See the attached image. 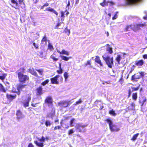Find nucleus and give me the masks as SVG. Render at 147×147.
I'll return each instance as SVG.
<instances>
[{
    "instance_id": "1",
    "label": "nucleus",
    "mask_w": 147,
    "mask_h": 147,
    "mask_svg": "<svg viewBox=\"0 0 147 147\" xmlns=\"http://www.w3.org/2000/svg\"><path fill=\"white\" fill-rule=\"evenodd\" d=\"M25 69L24 67L20 68L16 72L17 73L19 82L22 83H25L29 80V76L26 75H24L23 73H25Z\"/></svg>"
},
{
    "instance_id": "2",
    "label": "nucleus",
    "mask_w": 147,
    "mask_h": 147,
    "mask_svg": "<svg viewBox=\"0 0 147 147\" xmlns=\"http://www.w3.org/2000/svg\"><path fill=\"white\" fill-rule=\"evenodd\" d=\"M11 2L12 4H15V6H12L16 9L20 10V9H24L25 7V4L24 0H11Z\"/></svg>"
},
{
    "instance_id": "3",
    "label": "nucleus",
    "mask_w": 147,
    "mask_h": 147,
    "mask_svg": "<svg viewBox=\"0 0 147 147\" xmlns=\"http://www.w3.org/2000/svg\"><path fill=\"white\" fill-rule=\"evenodd\" d=\"M103 60L105 61L108 66L111 68L112 66L113 65V57H110L109 56H107L106 57L102 56Z\"/></svg>"
},
{
    "instance_id": "4",
    "label": "nucleus",
    "mask_w": 147,
    "mask_h": 147,
    "mask_svg": "<svg viewBox=\"0 0 147 147\" xmlns=\"http://www.w3.org/2000/svg\"><path fill=\"white\" fill-rule=\"evenodd\" d=\"M106 121L109 124L110 129L111 131H118L120 130V129L117 127L116 125L115 124H113L111 120L108 119H107Z\"/></svg>"
},
{
    "instance_id": "5",
    "label": "nucleus",
    "mask_w": 147,
    "mask_h": 147,
    "mask_svg": "<svg viewBox=\"0 0 147 147\" xmlns=\"http://www.w3.org/2000/svg\"><path fill=\"white\" fill-rule=\"evenodd\" d=\"M144 76V73L143 72H139L131 76V80L133 82H137L141 77H143Z\"/></svg>"
},
{
    "instance_id": "6",
    "label": "nucleus",
    "mask_w": 147,
    "mask_h": 147,
    "mask_svg": "<svg viewBox=\"0 0 147 147\" xmlns=\"http://www.w3.org/2000/svg\"><path fill=\"white\" fill-rule=\"evenodd\" d=\"M45 138L43 136H42L41 138H38L37 141H34V143L38 147H43V142H44Z\"/></svg>"
},
{
    "instance_id": "7",
    "label": "nucleus",
    "mask_w": 147,
    "mask_h": 147,
    "mask_svg": "<svg viewBox=\"0 0 147 147\" xmlns=\"http://www.w3.org/2000/svg\"><path fill=\"white\" fill-rule=\"evenodd\" d=\"M45 138L43 136H42L41 138H38L37 141H34V143L38 147H43V142H44Z\"/></svg>"
},
{
    "instance_id": "8",
    "label": "nucleus",
    "mask_w": 147,
    "mask_h": 147,
    "mask_svg": "<svg viewBox=\"0 0 147 147\" xmlns=\"http://www.w3.org/2000/svg\"><path fill=\"white\" fill-rule=\"evenodd\" d=\"M147 26L146 23L144 22L142 24H135V32L140 30H141V28H146Z\"/></svg>"
},
{
    "instance_id": "9",
    "label": "nucleus",
    "mask_w": 147,
    "mask_h": 147,
    "mask_svg": "<svg viewBox=\"0 0 147 147\" xmlns=\"http://www.w3.org/2000/svg\"><path fill=\"white\" fill-rule=\"evenodd\" d=\"M87 125H83L82 124L77 123L76 126V128L80 132H84L85 131L84 129L85 127H86Z\"/></svg>"
},
{
    "instance_id": "10",
    "label": "nucleus",
    "mask_w": 147,
    "mask_h": 147,
    "mask_svg": "<svg viewBox=\"0 0 147 147\" xmlns=\"http://www.w3.org/2000/svg\"><path fill=\"white\" fill-rule=\"evenodd\" d=\"M70 102V101H62L59 102L58 104L61 107H66L69 106L70 104L71 103Z\"/></svg>"
},
{
    "instance_id": "11",
    "label": "nucleus",
    "mask_w": 147,
    "mask_h": 147,
    "mask_svg": "<svg viewBox=\"0 0 147 147\" xmlns=\"http://www.w3.org/2000/svg\"><path fill=\"white\" fill-rule=\"evenodd\" d=\"M131 29L135 32V24H131L130 25H128L126 26L124 28V31L125 32L130 30Z\"/></svg>"
},
{
    "instance_id": "12",
    "label": "nucleus",
    "mask_w": 147,
    "mask_h": 147,
    "mask_svg": "<svg viewBox=\"0 0 147 147\" xmlns=\"http://www.w3.org/2000/svg\"><path fill=\"white\" fill-rule=\"evenodd\" d=\"M59 77H60V76L57 75L55 76L54 77L51 78L50 80L51 81V83L53 84H59V82L58 81L57 78Z\"/></svg>"
},
{
    "instance_id": "13",
    "label": "nucleus",
    "mask_w": 147,
    "mask_h": 147,
    "mask_svg": "<svg viewBox=\"0 0 147 147\" xmlns=\"http://www.w3.org/2000/svg\"><path fill=\"white\" fill-rule=\"evenodd\" d=\"M140 84L139 85L136 87L131 86L129 88V89L128 90V92H130L133 91H136L140 89V91L141 92L142 90V88H140Z\"/></svg>"
},
{
    "instance_id": "14",
    "label": "nucleus",
    "mask_w": 147,
    "mask_h": 147,
    "mask_svg": "<svg viewBox=\"0 0 147 147\" xmlns=\"http://www.w3.org/2000/svg\"><path fill=\"white\" fill-rule=\"evenodd\" d=\"M45 102L49 105V107H51L53 103V100L51 97L50 96L47 97L45 100Z\"/></svg>"
},
{
    "instance_id": "15",
    "label": "nucleus",
    "mask_w": 147,
    "mask_h": 147,
    "mask_svg": "<svg viewBox=\"0 0 147 147\" xmlns=\"http://www.w3.org/2000/svg\"><path fill=\"white\" fill-rule=\"evenodd\" d=\"M147 100L146 98L145 97L141 96L140 97L139 102L140 103H142V106L144 105H146V103H145Z\"/></svg>"
},
{
    "instance_id": "16",
    "label": "nucleus",
    "mask_w": 147,
    "mask_h": 147,
    "mask_svg": "<svg viewBox=\"0 0 147 147\" xmlns=\"http://www.w3.org/2000/svg\"><path fill=\"white\" fill-rule=\"evenodd\" d=\"M95 62L98 64L100 66H103V64L101 61L100 59V57L98 55L95 56Z\"/></svg>"
},
{
    "instance_id": "17",
    "label": "nucleus",
    "mask_w": 147,
    "mask_h": 147,
    "mask_svg": "<svg viewBox=\"0 0 147 147\" xmlns=\"http://www.w3.org/2000/svg\"><path fill=\"white\" fill-rule=\"evenodd\" d=\"M16 94H7L6 97L7 99L11 101L13 99L16 98Z\"/></svg>"
},
{
    "instance_id": "18",
    "label": "nucleus",
    "mask_w": 147,
    "mask_h": 147,
    "mask_svg": "<svg viewBox=\"0 0 147 147\" xmlns=\"http://www.w3.org/2000/svg\"><path fill=\"white\" fill-rule=\"evenodd\" d=\"M144 61L142 59L136 61L135 63L136 65L138 66H141L144 63Z\"/></svg>"
},
{
    "instance_id": "19",
    "label": "nucleus",
    "mask_w": 147,
    "mask_h": 147,
    "mask_svg": "<svg viewBox=\"0 0 147 147\" xmlns=\"http://www.w3.org/2000/svg\"><path fill=\"white\" fill-rule=\"evenodd\" d=\"M7 75V74L3 73L2 70L0 71V79L3 81Z\"/></svg>"
},
{
    "instance_id": "20",
    "label": "nucleus",
    "mask_w": 147,
    "mask_h": 147,
    "mask_svg": "<svg viewBox=\"0 0 147 147\" xmlns=\"http://www.w3.org/2000/svg\"><path fill=\"white\" fill-rule=\"evenodd\" d=\"M31 97L30 96H28L27 99V100L24 102L22 103L24 105V106L26 108L29 106V102L30 101Z\"/></svg>"
},
{
    "instance_id": "21",
    "label": "nucleus",
    "mask_w": 147,
    "mask_h": 147,
    "mask_svg": "<svg viewBox=\"0 0 147 147\" xmlns=\"http://www.w3.org/2000/svg\"><path fill=\"white\" fill-rule=\"evenodd\" d=\"M45 10L47 11L53 12L57 16L58 15V13L53 8H51L50 7H48L45 9Z\"/></svg>"
},
{
    "instance_id": "22",
    "label": "nucleus",
    "mask_w": 147,
    "mask_h": 147,
    "mask_svg": "<svg viewBox=\"0 0 147 147\" xmlns=\"http://www.w3.org/2000/svg\"><path fill=\"white\" fill-rule=\"evenodd\" d=\"M25 86H26V85L25 84H19L17 86V89L18 91V92H20V91H22V89L24 88Z\"/></svg>"
},
{
    "instance_id": "23",
    "label": "nucleus",
    "mask_w": 147,
    "mask_h": 147,
    "mask_svg": "<svg viewBox=\"0 0 147 147\" xmlns=\"http://www.w3.org/2000/svg\"><path fill=\"white\" fill-rule=\"evenodd\" d=\"M42 92H36V94L34 96V99H37L38 100H40L41 99V95Z\"/></svg>"
},
{
    "instance_id": "24",
    "label": "nucleus",
    "mask_w": 147,
    "mask_h": 147,
    "mask_svg": "<svg viewBox=\"0 0 147 147\" xmlns=\"http://www.w3.org/2000/svg\"><path fill=\"white\" fill-rule=\"evenodd\" d=\"M135 105L134 103H132L131 105L130 106L126 109V111L127 110H135Z\"/></svg>"
},
{
    "instance_id": "25",
    "label": "nucleus",
    "mask_w": 147,
    "mask_h": 147,
    "mask_svg": "<svg viewBox=\"0 0 147 147\" xmlns=\"http://www.w3.org/2000/svg\"><path fill=\"white\" fill-rule=\"evenodd\" d=\"M28 70L30 73L31 74L35 76H37V74L36 73V72L35 71L34 68H30Z\"/></svg>"
},
{
    "instance_id": "26",
    "label": "nucleus",
    "mask_w": 147,
    "mask_h": 147,
    "mask_svg": "<svg viewBox=\"0 0 147 147\" xmlns=\"http://www.w3.org/2000/svg\"><path fill=\"white\" fill-rule=\"evenodd\" d=\"M57 52L59 53L60 54H65L67 55H69V52L64 50H62L61 51H60L59 50H57Z\"/></svg>"
},
{
    "instance_id": "27",
    "label": "nucleus",
    "mask_w": 147,
    "mask_h": 147,
    "mask_svg": "<svg viewBox=\"0 0 147 147\" xmlns=\"http://www.w3.org/2000/svg\"><path fill=\"white\" fill-rule=\"evenodd\" d=\"M16 115L17 116L18 119H19L22 118V113L20 110L17 111Z\"/></svg>"
},
{
    "instance_id": "28",
    "label": "nucleus",
    "mask_w": 147,
    "mask_h": 147,
    "mask_svg": "<svg viewBox=\"0 0 147 147\" xmlns=\"http://www.w3.org/2000/svg\"><path fill=\"white\" fill-rule=\"evenodd\" d=\"M122 57L120 55H118L115 58V60L117 62L118 64H120V61Z\"/></svg>"
},
{
    "instance_id": "29",
    "label": "nucleus",
    "mask_w": 147,
    "mask_h": 147,
    "mask_svg": "<svg viewBox=\"0 0 147 147\" xmlns=\"http://www.w3.org/2000/svg\"><path fill=\"white\" fill-rule=\"evenodd\" d=\"M7 89L4 87L0 83V92H6Z\"/></svg>"
},
{
    "instance_id": "30",
    "label": "nucleus",
    "mask_w": 147,
    "mask_h": 147,
    "mask_svg": "<svg viewBox=\"0 0 147 147\" xmlns=\"http://www.w3.org/2000/svg\"><path fill=\"white\" fill-rule=\"evenodd\" d=\"M47 39L46 36V35H44L43 37L42 38L41 40V42L42 43L43 42H45V44L46 45L47 42Z\"/></svg>"
},
{
    "instance_id": "31",
    "label": "nucleus",
    "mask_w": 147,
    "mask_h": 147,
    "mask_svg": "<svg viewBox=\"0 0 147 147\" xmlns=\"http://www.w3.org/2000/svg\"><path fill=\"white\" fill-rule=\"evenodd\" d=\"M60 57L62 60L65 61H68L70 58V57H67L64 55H60Z\"/></svg>"
},
{
    "instance_id": "32",
    "label": "nucleus",
    "mask_w": 147,
    "mask_h": 147,
    "mask_svg": "<svg viewBox=\"0 0 147 147\" xmlns=\"http://www.w3.org/2000/svg\"><path fill=\"white\" fill-rule=\"evenodd\" d=\"M55 55H56L55 54L53 53V55L51 56L50 58L53 60V61H56L58 60V59L55 58Z\"/></svg>"
},
{
    "instance_id": "33",
    "label": "nucleus",
    "mask_w": 147,
    "mask_h": 147,
    "mask_svg": "<svg viewBox=\"0 0 147 147\" xmlns=\"http://www.w3.org/2000/svg\"><path fill=\"white\" fill-rule=\"evenodd\" d=\"M45 124L47 127L50 126L51 124V121L49 120H46Z\"/></svg>"
},
{
    "instance_id": "34",
    "label": "nucleus",
    "mask_w": 147,
    "mask_h": 147,
    "mask_svg": "<svg viewBox=\"0 0 147 147\" xmlns=\"http://www.w3.org/2000/svg\"><path fill=\"white\" fill-rule=\"evenodd\" d=\"M48 48L51 51L54 50V48L51 43L49 42L48 45Z\"/></svg>"
},
{
    "instance_id": "35",
    "label": "nucleus",
    "mask_w": 147,
    "mask_h": 147,
    "mask_svg": "<svg viewBox=\"0 0 147 147\" xmlns=\"http://www.w3.org/2000/svg\"><path fill=\"white\" fill-rule=\"evenodd\" d=\"M107 51L110 54H111L113 53L112 48L111 47H109L107 48Z\"/></svg>"
},
{
    "instance_id": "36",
    "label": "nucleus",
    "mask_w": 147,
    "mask_h": 147,
    "mask_svg": "<svg viewBox=\"0 0 147 147\" xmlns=\"http://www.w3.org/2000/svg\"><path fill=\"white\" fill-rule=\"evenodd\" d=\"M76 121V119L74 118L72 119L70 121V126L71 127H73L74 126V123Z\"/></svg>"
},
{
    "instance_id": "37",
    "label": "nucleus",
    "mask_w": 147,
    "mask_h": 147,
    "mask_svg": "<svg viewBox=\"0 0 147 147\" xmlns=\"http://www.w3.org/2000/svg\"><path fill=\"white\" fill-rule=\"evenodd\" d=\"M49 82V79H47L45 80V81H44L41 83V85H42L44 86L46 84H47Z\"/></svg>"
},
{
    "instance_id": "38",
    "label": "nucleus",
    "mask_w": 147,
    "mask_h": 147,
    "mask_svg": "<svg viewBox=\"0 0 147 147\" xmlns=\"http://www.w3.org/2000/svg\"><path fill=\"white\" fill-rule=\"evenodd\" d=\"M139 135V134L137 133L136 134H135L134 135L132 138H131V140L133 141L135 140L137 138L138 136Z\"/></svg>"
},
{
    "instance_id": "39",
    "label": "nucleus",
    "mask_w": 147,
    "mask_h": 147,
    "mask_svg": "<svg viewBox=\"0 0 147 147\" xmlns=\"http://www.w3.org/2000/svg\"><path fill=\"white\" fill-rule=\"evenodd\" d=\"M137 94L136 92L134 93L132 95L133 99L134 100H136L137 99Z\"/></svg>"
},
{
    "instance_id": "40",
    "label": "nucleus",
    "mask_w": 147,
    "mask_h": 147,
    "mask_svg": "<svg viewBox=\"0 0 147 147\" xmlns=\"http://www.w3.org/2000/svg\"><path fill=\"white\" fill-rule=\"evenodd\" d=\"M42 87L41 86H39L36 89L37 92H42Z\"/></svg>"
},
{
    "instance_id": "41",
    "label": "nucleus",
    "mask_w": 147,
    "mask_h": 147,
    "mask_svg": "<svg viewBox=\"0 0 147 147\" xmlns=\"http://www.w3.org/2000/svg\"><path fill=\"white\" fill-rule=\"evenodd\" d=\"M109 113L113 116H115L117 114L115 113V111L113 110H111L109 111Z\"/></svg>"
},
{
    "instance_id": "42",
    "label": "nucleus",
    "mask_w": 147,
    "mask_h": 147,
    "mask_svg": "<svg viewBox=\"0 0 147 147\" xmlns=\"http://www.w3.org/2000/svg\"><path fill=\"white\" fill-rule=\"evenodd\" d=\"M49 5V4L46 2L42 6L40 7V9H44L45 7H47Z\"/></svg>"
},
{
    "instance_id": "43",
    "label": "nucleus",
    "mask_w": 147,
    "mask_h": 147,
    "mask_svg": "<svg viewBox=\"0 0 147 147\" xmlns=\"http://www.w3.org/2000/svg\"><path fill=\"white\" fill-rule=\"evenodd\" d=\"M63 76L65 80H66L68 77V74L67 73V72H65Z\"/></svg>"
},
{
    "instance_id": "44",
    "label": "nucleus",
    "mask_w": 147,
    "mask_h": 147,
    "mask_svg": "<svg viewBox=\"0 0 147 147\" xmlns=\"http://www.w3.org/2000/svg\"><path fill=\"white\" fill-rule=\"evenodd\" d=\"M65 32L67 33L68 35H69L70 33V31L68 29L67 27L65 28Z\"/></svg>"
},
{
    "instance_id": "45",
    "label": "nucleus",
    "mask_w": 147,
    "mask_h": 147,
    "mask_svg": "<svg viewBox=\"0 0 147 147\" xmlns=\"http://www.w3.org/2000/svg\"><path fill=\"white\" fill-rule=\"evenodd\" d=\"M100 4L102 7H105V5H107V4L106 3V0H104L103 2L100 3Z\"/></svg>"
},
{
    "instance_id": "46",
    "label": "nucleus",
    "mask_w": 147,
    "mask_h": 147,
    "mask_svg": "<svg viewBox=\"0 0 147 147\" xmlns=\"http://www.w3.org/2000/svg\"><path fill=\"white\" fill-rule=\"evenodd\" d=\"M59 70H57V72L58 74H61L63 73V69L62 68H59Z\"/></svg>"
},
{
    "instance_id": "47",
    "label": "nucleus",
    "mask_w": 147,
    "mask_h": 147,
    "mask_svg": "<svg viewBox=\"0 0 147 147\" xmlns=\"http://www.w3.org/2000/svg\"><path fill=\"white\" fill-rule=\"evenodd\" d=\"M64 12L63 11H61V20H63L64 19Z\"/></svg>"
},
{
    "instance_id": "48",
    "label": "nucleus",
    "mask_w": 147,
    "mask_h": 147,
    "mask_svg": "<svg viewBox=\"0 0 147 147\" xmlns=\"http://www.w3.org/2000/svg\"><path fill=\"white\" fill-rule=\"evenodd\" d=\"M117 13H118L117 12H115V14L114 15V16L112 17V20H115L117 18Z\"/></svg>"
},
{
    "instance_id": "49",
    "label": "nucleus",
    "mask_w": 147,
    "mask_h": 147,
    "mask_svg": "<svg viewBox=\"0 0 147 147\" xmlns=\"http://www.w3.org/2000/svg\"><path fill=\"white\" fill-rule=\"evenodd\" d=\"M119 81L121 83V84L123 83V74H121V77L119 80Z\"/></svg>"
},
{
    "instance_id": "50",
    "label": "nucleus",
    "mask_w": 147,
    "mask_h": 147,
    "mask_svg": "<svg viewBox=\"0 0 147 147\" xmlns=\"http://www.w3.org/2000/svg\"><path fill=\"white\" fill-rule=\"evenodd\" d=\"M33 45L34 46L36 49H38V44H36L35 42H34L33 43Z\"/></svg>"
},
{
    "instance_id": "51",
    "label": "nucleus",
    "mask_w": 147,
    "mask_h": 147,
    "mask_svg": "<svg viewBox=\"0 0 147 147\" xmlns=\"http://www.w3.org/2000/svg\"><path fill=\"white\" fill-rule=\"evenodd\" d=\"M82 102V100L81 99H80L78 101H77L76 102L75 104H74V105H77L78 104H80Z\"/></svg>"
},
{
    "instance_id": "52",
    "label": "nucleus",
    "mask_w": 147,
    "mask_h": 147,
    "mask_svg": "<svg viewBox=\"0 0 147 147\" xmlns=\"http://www.w3.org/2000/svg\"><path fill=\"white\" fill-rule=\"evenodd\" d=\"M61 23H58L55 26V29H59V27L61 25Z\"/></svg>"
},
{
    "instance_id": "53",
    "label": "nucleus",
    "mask_w": 147,
    "mask_h": 147,
    "mask_svg": "<svg viewBox=\"0 0 147 147\" xmlns=\"http://www.w3.org/2000/svg\"><path fill=\"white\" fill-rule=\"evenodd\" d=\"M135 67V66L134 65H133L132 67L131 68V69H130V71H129V74H131L132 72L134 70Z\"/></svg>"
},
{
    "instance_id": "54",
    "label": "nucleus",
    "mask_w": 147,
    "mask_h": 147,
    "mask_svg": "<svg viewBox=\"0 0 147 147\" xmlns=\"http://www.w3.org/2000/svg\"><path fill=\"white\" fill-rule=\"evenodd\" d=\"M91 61L90 60L87 61V63H85V66H86L88 65H91Z\"/></svg>"
},
{
    "instance_id": "55",
    "label": "nucleus",
    "mask_w": 147,
    "mask_h": 147,
    "mask_svg": "<svg viewBox=\"0 0 147 147\" xmlns=\"http://www.w3.org/2000/svg\"><path fill=\"white\" fill-rule=\"evenodd\" d=\"M74 132V131L73 129H71L68 132V134L69 135L71 134L72 133Z\"/></svg>"
},
{
    "instance_id": "56",
    "label": "nucleus",
    "mask_w": 147,
    "mask_h": 147,
    "mask_svg": "<svg viewBox=\"0 0 147 147\" xmlns=\"http://www.w3.org/2000/svg\"><path fill=\"white\" fill-rule=\"evenodd\" d=\"M40 74V75H42V74L43 71L41 69H38L36 70Z\"/></svg>"
},
{
    "instance_id": "57",
    "label": "nucleus",
    "mask_w": 147,
    "mask_h": 147,
    "mask_svg": "<svg viewBox=\"0 0 147 147\" xmlns=\"http://www.w3.org/2000/svg\"><path fill=\"white\" fill-rule=\"evenodd\" d=\"M142 57L144 59H147V54H145L143 55L142 56Z\"/></svg>"
},
{
    "instance_id": "58",
    "label": "nucleus",
    "mask_w": 147,
    "mask_h": 147,
    "mask_svg": "<svg viewBox=\"0 0 147 147\" xmlns=\"http://www.w3.org/2000/svg\"><path fill=\"white\" fill-rule=\"evenodd\" d=\"M28 147H34V146L31 143H30L29 144Z\"/></svg>"
},
{
    "instance_id": "59",
    "label": "nucleus",
    "mask_w": 147,
    "mask_h": 147,
    "mask_svg": "<svg viewBox=\"0 0 147 147\" xmlns=\"http://www.w3.org/2000/svg\"><path fill=\"white\" fill-rule=\"evenodd\" d=\"M39 0H33V3L36 4L38 2Z\"/></svg>"
},
{
    "instance_id": "60",
    "label": "nucleus",
    "mask_w": 147,
    "mask_h": 147,
    "mask_svg": "<svg viewBox=\"0 0 147 147\" xmlns=\"http://www.w3.org/2000/svg\"><path fill=\"white\" fill-rule=\"evenodd\" d=\"M97 102H98L99 103V105L101 104V102L100 101H99L98 100H96L95 102V104H96Z\"/></svg>"
},
{
    "instance_id": "61",
    "label": "nucleus",
    "mask_w": 147,
    "mask_h": 147,
    "mask_svg": "<svg viewBox=\"0 0 147 147\" xmlns=\"http://www.w3.org/2000/svg\"><path fill=\"white\" fill-rule=\"evenodd\" d=\"M63 81V78L62 76H61L60 77V82H62Z\"/></svg>"
},
{
    "instance_id": "62",
    "label": "nucleus",
    "mask_w": 147,
    "mask_h": 147,
    "mask_svg": "<svg viewBox=\"0 0 147 147\" xmlns=\"http://www.w3.org/2000/svg\"><path fill=\"white\" fill-rule=\"evenodd\" d=\"M38 103H36V104H31V105H32V106L33 107H36V105L37 104H38Z\"/></svg>"
},
{
    "instance_id": "63",
    "label": "nucleus",
    "mask_w": 147,
    "mask_h": 147,
    "mask_svg": "<svg viewBox=\"0 0 147 147\" xmlns=\"http://www.w3.org/2000/svg\"><path fill=\"white\" fill-rule=\"evenodd\" d=\"M70 1H68V4H67L66 7H69L70 6Z\"/></svg>"
},
{
    "instance_id": "64",
    "label": "nucleus",
    "mask_w": 147,
    "mask_h": 147,
    "mask_svg": "<svg viewBox=\"0 0 147 147\" xmlns=\"http://www.w3.org/2000/svg\"><path fill=\"white\" fill-rule=\"evenodd\" d=\"M79 0H76L75 4H78L79 3Z\"/></svg>"
}]
</instances>
